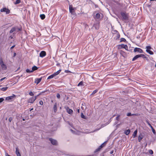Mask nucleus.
I'll return each mask as SVG.
<instances>
[{"instance_id":"1","label":"nucleus","mask_w":156,"mask_h":156,"mask_svg":"<svg viewBox=\"0 0 156 156\" xmlns=\"http://www.w3.org/2000/svg\"><path fill=\"white\" fill-rule=\"evenodd\" d=\"M0 65H1V68L3 70H6L7 69V66L4 63L3 59L2 58H1L0 59Z\"/></svg>"},{"instance_id":"2","label":"nucleus","mask_w":156,"mask_h":156,"mask_svg":"<svg viewBox=\"0 0 156 156\" xmlns=\"http://www.w3.org/2000/svg\"><path fill=\"white\" fill-rule=\"evenodd\" d=\"M41 94V93H40L37 96H33L30 98L28 100V102L33 104L36 99L37 97Z\"/></svg>"},{"instance_id":"3","label":"nucleus","mask_w":156,"mask_h":156,"mask_svg":"<svg viewBox=\"0 0 156 156\" xmlns=\"http://www.w3.org/2000/svg\"><path fill=\"white\" fill-rule=\"evenodd\" d=\"M120 14L122 17V20H128V15L126 12H121Z\"/></svg>"},{"instance_id":"4","label":"nucleus","mask_w":156,"mask_h":156,"mask_svg":"<svg viewBox=\"0 0 156 156\" xmlns=\"http://www.w3.org/2000/svg\"><path fill=\"white\" fill-rule=\"evenodd\" d=\"M146 58V56L144 55L143 54H140V55H136V56H135L133 58L132 61H134L137 58Z\"/></svg>"},{"instance_id":"5","label":"nucleus","mask_w":156,"mask_h":156,"mask_svg":"<svg viewBox=\"0 0 156 156\" xmlns=\"http://www.w3.org/2000/svg\"><path fill=\"white\" fill-rule=\"evenodd\" d=\"M118 48L119 49L123 48L125 49L126 50L128 51V47L126 45L123 44L119 45L118 46Z\"/></svg>"},{"instance_id":"6","label":"nucleus","mask_w":156,"mask_h":156,"mask_svg":"<svg viewBox=\"0 0 156 156\" xmlns=\"http://www.w3.org/2000/svg\"><path fill=\"white\" fill-rule=\"evenodd\" d=\"M0 11L1 12H5L6 14H8L10 12V10L9 9H7L6 8H4L1 9L0 10Z\"/></svg>"},{"instance_id":"7","label":"nucleus","mask_w":156,"mask_h":156,"mask_svg":"<svg viewBox=\"0 0 156 156\" xmlns=\"http://www.w3.org/2000/svg\"><path fill=\"white\" fill-rule=\"evenodd\" d=\"M65 108L66 110V112L69 114L72 115L73 113V111L71 109H70L69 107L67 106H65Z\"/></svg>"},{"instance_id":"8","label":"nucleus","mask_w":156,"mask_h":156,"mask_svg":"<svg viewBox=\"0 0 156 156\" xmlns=\"http://www.w3.org/2000/svg\"><path fill=\"white\" fill-rule=\"evenodd\" d=\"M133 51L134 52H138L141 53H143V51L141 49L138 48H135L134 49Z\"/></svg>"},{"instance_id":"9","label":"nucleus","mask_w":156,"mask_h":156,"mask_svg":"<svg viewBox=\"0 0 156 156\" xmlns=\"http://www.w3.org/2000/svg\"><path fill=\"white\" fill-rule=\"evenodd\" d=\"M16 97V95L12 94V95L7 97L5 98V100L7 101H9L13 99Z\"/></svg>"},{"instance_id":"10","label":"nucleus","mask_w":156,"mask_h":156,"mask_svg":"<svg viewBox=\"0 0 156 156\" xmlns=\"http://www.w3.org/2000/svg\"><path fill=\"white\" fill-rule=\"evenodd\" d=\"M49 140L51 143L53 145H56L57 144V141L55 140L50 138L49 139Z\"/></svg>"},{"instance_id":"11","label":"nucleus","mask_w":156,"mask_h":156,"mask_svg":"<svg viewBox=\"0 0 156 156\" xmlns=\"http://www.w3.org/2000/svg\"><path fill=\"white\" fill-rule=\"evenodd\" d=\"M46 55V53L44 51H42L40 53L39 55L41 57L43 58Z\"/></svg>"},{"instance_id":"12","label":"nucleus","mask_w":156,"mask_h":156,"mask_svg":"<svg viewBox=\"0 0 156 156\" xmlns=\"http://www.w3.org/2000/svg\"><path fill=\"white\" fill-rule=\"evenodd\" d=\"M99 23H94V24L93 27H94L95 29L97 30H98L99 28Z\"/></svg>"},{"instance_id":"13","label":"nucleus","mask_w":156,"mask_h":156,"mask_svg":"<svg viewBox=\"0 0 156 156\" xmlns=\"http://www.w3.org/2000/svg\"><path fill=\"white\" fill-rule=\"evenodd\" d=\"M69 12L72 14H74L75 13V11H74V9L71 6H69Z\"/></svg>"},{"instance_id":"14","label":"nucleus","mask_w":156,"mask_h":156,"mask_svg":"<svg viewBox=\"0 0 156 156\" xmlns=\"http://www.w3.org/2000/svg\"><path fill=\"white\" fill-rule=\"evenodd\" d=\"M42 78H37L35 79V83L37 84H38L41 81Z\"/></svg>"},{"instance_id":"15","label":"nucleus","mask_w":156,"mask_h":156,"mask_svg":"<svg viewBox=\"0 0 156 156\" xmlns=\"http://www.w3.org/2000/svg\"><path fill=\"white\" fill-rule=\"evenodd\" d=\"M16 153L17 156H21V154L20 152H19V148L18 147L16 148Z\"/></svg>"},{"instance_id":"16","label":"nucleus","mask_w":156,"mask_h":156,"mask_svg":"<svg viewBox=\"0 0 156 156\" xmlns=\"http://www.w3.org/2000/svg\"><path fill=\"white\" fill-rule=\"evenodd\" d=\"M57 104L56 103H55L53 107V110L54 112H56L57 111Z\"/></svg>"},{"instance_id":"17","label":"nucleus","mask_w":156,"mask_h":156,"mask_svg":"<svg viewBox=\"0 0 156 156\" xmlns=\"http://www.w3.org/2000/svg\"><path fill=\"white\" fill-rule=\"evenodd\" d=\"M130 132V130L129 129H128L126 130L125 132H124V133L126 134V135H128Z\"/></svg>"},{"instance_id":"18","label":"nucleus","mask_w":156,"mask_h":156,"mask_svg":"<svg viewBox=\"0 0 156 156\" xmlns=\"http://www.w3.org/2000/svg\"><path fill=\"white\" fill-rule=\"evenodd\" d=\"M143 136H142L141 134H140L138 136V140L139 142H140L141 140L143 139Z\"/></svg>"},{"instance_id":"19","label":"nucleus","mask_w":156,"mask_h":156,"mask_svg":"<svg viewBox=\"0 0 156 156\" xmlns=\"http://www.w3.org/2000/svg\"><path fill=\"white\" fill-rule=\"evenodd\" d=\"M137 133V129L133 133V138L135 137L136 136V135Z\"/></svg>"},{"instance_id":"20","label":"nucleus","mask_w":156,"mask_h":156,"mask_svg":"<svg viewBox=\"0 0 156 156\" xmlns=\"http://www.w3.org/2000/svg\"><path fill=\"white\" fill-rule=\"evenodd\" d=\"M146 51L151 55H152L154 54L153 52L150 50H146Z\"/></svg>"},{"instance_id":"21","label":"nucleus","mask_w":156,"mask_h":156,"mask_svg":"<svg viewBox=\"0 0 156 156\" xmlns=\"http://www.w3.org/2000/svg\"><path fill=\"white\" fill-rule=\"evenodd\" d=\"M16 30V28L15 27H12L9 31L10 33H12Z\"/></svg>"},{"instance_id":"22","label":"nucleus","mask_w":156,"mask_h":156,"mask_svg":"<svg viewBox=\"0 0 156 156\" xmlns=\"http://www.w3.org/2000/svg\"><path fill=\"white\" fill-rule=\"evenodd\" d=\"M38 69V68L36 66H34L32 67V71H33V72L35 70H37Z\"/></svg>"},{"instance_id":"23","label":"nucleus","mask_w":156,"mask_h":156,"mask_svg":"<svg viewBox=\"0 0 156 156\" xmlns=\"http://www.w3.org/2000/svg\"><path fill=\"white\" fill-rule=\"evenodd\" d=\"M115 31L117 33L116 35V39L117 40L119 39L120 38V35L119 33H118V32L116 30H115Z\"/></svg>"},{"instance_id":"24","label":"nucleus","mask_w":156,"mask_h":156,"mask_svg":"<svg viewBox=\"0 0 156 156\" xmlns=\"http://www.w3.org/2000/svg\"><path fill=\"white\" fill-rule=\"evenodd\" d=\"M136 114H132L131 113H128L127 114V115L128 116H136Z\"/></svg>"},{"instance_id":"25","label":"nucleus","mask_w":156,"mask_h":156,"mask_svg":"<svg viewBox=\"0 0 156 156\" xmlns=\"http://www.w3.org/2000/svg\"><path fill=\"white\" fill-rule=\"evenodd\" d=\"M107 141H105V142H104L102 144H101L99 147L101 149L106 144Z\"/></svg>"},{"instance_id":"26","label":"nucleus","mask_w":156,"mask_h":156,"mask_svg":"<svg viewBox=\"0 0 156 156\" xmlns=\"http://www.w3.org/2000/svg\"><path fill=\"white\" fill-rule=\"evenodd\" d=\"M40 17L42 20H44L45 18V16L44 14H42L40 15Z\"/></svg>"},{"instance_id":"27","label":"nucleus","mask_w":156,"mask_h":156,"mask_svg":"<svg viewBox=\"0 0 156 156\" xmlns=\"http://www.w3.org/2000/svg\"><path fill=\"white\" fill-rule=\"evenodd\" d=\"M100 15L99 13H97L95 15V17L97 19H98L100 18Z\"/></svg>"},{"instance_id":"28","label":"nucleus","mask_w":156,"mask_h":156,"mask_svg":"<svg viewBox=\"0 0 156 156\" xmlns=\"http://www.w3.org/2000/svg\"><path fill=\"white\" fill-rule=\"evenodd\" d=\"M54 77H55L54 76L53 74L49 76L48 77L47 79H51L53 78Z\"/></svg>"},{"instance_id":"29","label":"nucleus","mask_w":156,"mask_h":156,"mask_svg":"<svg viewBox=\"0 0 156 156\" xmlns=\"http://www.w3.org/2000/svg\"><path fill=\"white\" fill-rule=\"evenodd\" d=\"M146 50H149L152 49V48L150 46H146Z\"/></svg>"},{"instance_id":"30","label":"nucleus","mask_w":156,"mask_h":156,"mask_svg":"<svg viewBox=\"0 0 156 156\" xmlns=\"http://www.w3.org/2000/svg\"><path fill=\"white\" fill-rule=\"evenodd\" d=\"M98 90L97 89H96L95 90H94L93 92L92 93V94H90L91 95H92L94 94L95 93H96L98 91Z\"/></svg>"},{"instance_id":"31","label":"nucleus","mask_w":156,"mask_h":156,"mask_svg":"<svg viewBox=\"0 0 156 156\" xmlns=\"http://www.w3.org/2000/svg\"><path fill=\"white\" fill-rule=\"evenodd\" d=\"M20 0H16L15 2H14L15 5H16L20 3Z\"/></svg>"},{"instance_id":"32","label":"nucleus","mask_w":156,"mask_h":156,"mask_svg":"<svg viewBox=\"0 0 156 156\" xmlns=\"http://www.w3.org/2000/svg\"><path fill=\"white\" fill-rule=\"evenodd\" d=\"M26 72L27 73H31L33 72V71L32 70H30L28 69H27L26 70Z\"/></svg>"},{"instance_id":"33","label":"nucleus","mask_w":156,"mask_h":156,"mask_svg":"<svg viewBox=\"0 0 156 156\" xmlns=\"http://www.w3.org/2000/svg\"><path fill=\"white\" fill-rule=\"evenodd\" d=\"M7 88H8L7 87H6L2 88H1V90H2L3 91H5L7 90Z\"/></svg>"},{"instance_id":"34","label":"nucleus","mask_w":156,"mask_h":156,"mask_svg":"<svg viewBox=\"0 0 156 156\" xmlns=\"http://www.w3.org/2000/svg\"><path fill=\"white\" fill-rule=\"evenodd\" d=\"M83 86V82L82 81L80 82L78 84V86Z\"/></svg>"},{"instance_id":"35","label":"nucleus","mask_w":156,"mask_h":156,"mask_svg":"<svg viewBox=\"0 0 156 156\" xmlns=\"http://www.w3.org/2000/svg\"><path fill=\"white\" fill-rule=\"evenodd\" d=\"M147 123L148 124V125L150 126L151 128L153 127L151 125L149 122V121L148 120L146 121Z\"/></svg>"},{"instance_id":"36","label":"nucleus","mask_w":156,"mask_h":156,"mask_svg":"<svg viewBox=\"0 0 156 156\" xmlns=\"http://www.w3.org/2000/svg\"><path fill=\"white\" fill-rule=\"evenodd\" d=\"M120 115H117V116L116 117V120L117 121H119V118L120 117Z\"/></svg>"},{"instance_id":"37","label":"nucleus","mask_w":156,"mask_h":156,"mask_svg":"<svg viewBox=\"0 0 156 156\" xmlns=\"http://www.w3.org/2000/svg\"><path fill=\"white\" fill-rule=\"evenodd\" d=\"M151 129H152V130L153 133L154 134H156V132H155V129L153 128V127L152 128H151Z\"/></svg>"},{"instance_id":"38","label":"nucleus","mask_w":156,"mask_h":156,"mask_svg":"<svg viewBox=\"0 0 156 156\" xmlns=\"http://www.w3.org/2000/svg\"><path fill=\"white\" fill-rule=\"evenodd\" d=\"M126 41V40L123 38H121L120 39V42H122V41L125 42Z\"/></svg>"},{"instance_id":"39","label":"nucleus","mask_w":156,"mask_h":156,"mask_svg":"<svg viewBox=\"0 0 156 156\" xmlns=\"http://www.w3.org/2000/svg\"><path fill=\"white\" fill-rule=\"evenodd\" d=\"M29 94L31 96H33L34 95V93L31 91H30L29 92Z\"/></svg>"},{"instance_id":"40","label":"nucleus","mask_w":156,"mask_h":156,"mask_svg":"<svg viewBox=\"0 0 156 156\" xmlns=\"http://www.w3.org/2000/svg\"><path fill=\"white\" fill-rule=\"evenodd\" d=\"M149 153L151 154H152L153 153V151L151 150H149Z\"/></svg>"},{"instance_id":"41","label":"nucleus","mask_w":156,"mask_h":156,"mask_svg":"<svg viewBox=\"0 0 156 156\" xmlns=\"http://www.w3.org/2000/svg\"><path fill=\"white\" fill-rule=\"evenodd\" d=\"M100 149L98 147V148L97 149L94 151L95 152H97L100 150Z\"/></svg>"},{"instance_id":"42","label":"nucleus","mask_w":156,"mask_h":156,"mask_svg":"<svg viewBox=\"0 0 156 156\" xmlns=\"http://www.w3.org/2000/svg\"><path fill=\"white\" fill-rule=\"evenodd\" d=\"M81 117L83 119H85V116L83 115V113H82L81 114Z\"/></svg>"},{"instance_id":"43","label":"nucleus","mask_w":156,"mask_h":156,"mask_svg":"<svg viewBox=\"0 0 156 156\" xmlns=\"http://www.w3.org/2000/svg\"><path fill=\"white\" fill-rule=\"evenodd\" d=\"M56 96L57 98L59 99L60 98V96L59 94L58 93L57 94Z\"/></svg>"},{"instance_id":"44","label":"nucleus","mask_w":156,"mask_h":156,"mask_svg":"<svg viewBox=\"0 0 156 156\" xmlns=\"http://www.w3.org/2000/svg\"><path fill=\"white\" fill-rule=\"evenodd\" d=\"M61 69H59L56 72L57 73V74L58 75L61 72Z\"/></svg>"},{"instance_id":"45","label":"nucleus","mask_w":156,"mask_h":156,"mask_svg":"<svg viewBox=\"0 0 156 156\" xmlns=\"http://www.w3.org/2000/svg\"><path fill=\"white\" fill-rule=\"evenodd\" d=\"M61 69H59L56 72L57 73V74L58 75L61 72Z\"/></svg>"},{"instance_id":"46","label":"nucleus","mask_w":156,"mask_h":156,"mask_svg":"<svg viewBox=\"0 0 156 156\" xmlns=\"http://www.w3.org/2000/svg\"><path fill=\"white\" fill-rule=\"evenodd\" d=\"M39 104L41 105H42L43 104V101L42 100H40L39 102Z\"/></svg>"},{"instance_id":"47","label":"nucleus","mask_w":156,"mask_h":156,"mask_svg":"<svg viewBox=\"0 0 156 156\" xmlns=\"http://www.w3.org/2000/svg\"><path fill=\"white\" fill-rule=\"evenodd\" d=\"M13 119V118L12 117H10L9 118V121L11 122Z\"/></svg>"},{"instance_id":"48","label":"nucleus","mask_w":156,"mask_h":156,"mask_svg":"<svg viewBox=\"0 0 156 156\" xmlns=\"http://www.w3.org/2000/svg\"><path fill=\"white\" fill-rule=\"evenodd\" d=\"M4 100V98H0V103L2 102Z\"/></svg>"},{"instance_id":"49","label":"nucleus","mask_w":156,"mask_h":156,"mask_svg":"<svg viewBox=\"0 0 156 156\" xmlns=\"http://www.w3.org/2000/svg\"><path fill=\"white\" fill-rule=\"evenodd\" d=\"M5 79H6V77H4L3 78H2L0 80V82L2 81H3V80H5Z\"/></svg>"},{"instance_id":"50","label":"nucleus","mask_w":156,"mask_h":156,"mask_svg":"<svg viewBox=\"0 0 156 156\" xmlns=\"http://www.w3.org/2000/svg\"><path fill=\"white\" fill-rule=\"evenodd\" d=\"M124 53V52L122 50H121L120 52V53L121 54L123 55Z\"/></svg>"},{"instance_id":"51","label":"nucleus","mask_w":156,"mask_h":156,"mask_svg":"<svg viewBox=\"0 0 156 156\" xmlns=\"http://www.w3.org/2000/svg\"><path fill=\"white\" fill-rule=\"evenodd\" d=\"M100 129V128L99 129H95L94 130V131L93 132H95V131H98V130H99Z\"/></svg>"},{"instance_id":"52","label":"nucleus","mask_w":156,"mask_h":156,"mask_svg":"<svg viewBox=\"0 0 156 156\" xmlns=\"http://www.w3.org/2000/svg\"><path fill=\"white\" fill-rule=\"evenodd\" d=\"M15 46V45H13V46H12L11 47L10 49H13V48H14Z\"/></svg>"},{"instance_id":"53","label":"nucleus","mask_w":156,"mask_h":156,"mask_svg":"<svg viewBox=\"0 0 156 156\" xmlns=\"http://www.w3.org/2000/svg\"><path fill=\"white\" fill-rule=\"evenodd\" d=\"M53 75L54 76H57V75H58L57 74V73H56V72L55 73H53Z\"/></svg>"},{"instance_id":"54","label":"nucleus","mask_w":156,"mask_h":156,"mask_svg":"<svg viewBox=\"0 0 156 156\" xmlns=\"http://www.w3.org/2000/svg\"><path fill=\"white\" fill-rule=\"evenodd\" d=\"M113 150L112 151H111L110 152V154H113Z\"/></svg>"},{"instance_id":"55","label":"nucleus","mask_w":156,"mask_h":156,"mask_svg":"<svg viewBox=\"0 0 156 156\" xmlns=\"http://www.w3.org/2000/svg\"><path fill=\"white\" fill-rule=\"evenodd\" d=\"M6 156H10V155H9L7 153L5 154Z\"/></svg>"},{"instance_id":"56","label":"nucleus","mask_w":156,"mask_h":156,"mask_svg":"<svg viewBox=\"0 0 156 156\" xmlns=\"http://www.w3.org/2000/svg\"><path fill=\"white\" fill-rule=\"evenodd\" d=\"M14 56H15L16 55V53H14Z\"/></svg>"},{"instance_id":"57","label":"nucleus","mask_w":156,"mask_h":156,"mask_svg":"<svg viewBox=\"0 0 156 156\" xmlns=\"http://www.w3.org/2000/svg\"><path fill=\"white\" fill-rule=\"evenodd\" d=\"M65 72H66V73H67L68 72H69V71L68 70H66L65 71Z\"/></svg>"},{"instance_id":"58","label":"nucleus","mask_w":156,"mask_h":156,"mask_svg":"<svg viewBox=\"0 0 156 156\" xmlns=\"http://www.w3.org/2000/svg\"><path fill=\"white\" fill-rule=\"evenodd\" d=\"M77 112H78V113H79L80 112V110H79V109H78L77 110Z\"/></svg>"},{"instance_id":"59","label":"nucleus","mask_w":156,"mask_h":156,"mask_svg":"<svg viewBox=\"0 0 156 156\" xmlns=\"http://www.w3.org/2000/svg\"><path fill=\"white\" fill-rule=\"evenodd\" d=\"M33 110V108H31V109H30V111H32V110Z\"/></svg>"},{"instance_id":"60","label":"nucleus","mask_w":156,"mask_h":156,"mask_svg":"<svg viewBox=\"0 0 156 156\" xmlns=\"http://www.w3.org/2000/svg\"><path fill=\"white\" fill-rule=\"evenodd\" d=\"M45 91H42L41 93H45Z\"/></svg>"},{"instance_id":"61","label":"nucleus","mask_w":156,"mask_h":156,"mask_svg":"<svg viewBox=\"0 0 156 156\" xmlns=\"http://www.w3.org/2000/svg\"><path fill=\"white\" fill-rule=\"evenodd\" d=\"M10 37L11 39H12V38H13V37H12V36H10Z\"/></svg>"},{"instance_id":"62","label":"nucleus","mask_w":156,"mask_h":156,"mask_svg":"<svg viewBox=\"0 0 156 156\" xmlns=\"http://www.w3.org/2000/svg\"><path fill=\"white\" fill-rule=\"evenodd\" d=\"M150 1H156V0H150Z\"/></svg>"},{"instance_id":"63","label":"nucleus","mask_w":156,"mask_h":156,"mask_svg":"<svg viewBox=\"0 0 156 156\" xmlns=\"http://www.w3.org/2000/svg\"><path fill=\"white\" fill-rule=\"evenodd\" d=\"M71 131L72 132H73V130H72L71 129Z\"/></svg>"},{"instance_id":"64","label":"nucleus","mask_w":156,"mask_h":156,"mask_svg":"<svg viewBox=\"0 0 156 156\" xmlns=\"http://www.w3.org/2000/svg\"><path fill=\"white\" fill-rule=\"evenodd\" d=\"M23 120H25V119H23Z\"/></svg>"}]
</instances>
